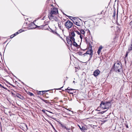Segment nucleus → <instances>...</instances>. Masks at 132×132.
Segmentation results:
<instances>
[{
	"label": "nucleus",
	"mask_w": 132,
	"mask_h": 132,
	"mask_svg": "<svg viewBox=\"0 0 132 132\" xmlns=\"http://www.w3.org/2000/svg\"><path fill=\"white\" fill-rule=\"evenodd\" d=\"M44 92H43V93H42V94L43 95V94L44 93Z\"/></svg>",
	"instance_id": "8fccbe9b"
},
{
	"label": "nucleus",
	"mask_w": 132,
	"mask_h": 132,
	"mask_svg": "<svg viewBox=\"0 0 132 132\" xmlns=\"http://www.w3.org/2000/svg\"><path fill=\"white\" fill-rule=\"evenodd\" d=\"M30 95L31 96H32L34 95V94L31 93H30Z\"/></svg>",
	"instance_id": "4c0bfd02"
},
{
	"label": "nucleus",
	"mask_w": 132,
	"mask_h": 132,
	"mask_svg": "<svg viewBox=\"0 0 132 132\" xmlns=\"http://www.w3.org/2000/svg\"><path fill=\"white\" fill-rule=\"evenodd\" d=\"M55 33L56 34H58L56 32H55Z\"/></svg>",
	"instance_id": "3c124183"
},
{
	"label": "nucleus",
	"mask_w": 132,
	"mask_h": 132,
	"mask_svg": "<svg viewBox=\"0 0 132 132\" xmlns=\"http://www.w3.org/2000/svg\"><path fill=\"white\" fill-rule=\"evenodd\" d=\"M102 14V12H101V14Z\"/></svg>",
	"instance_id": "5fc2aeb1"
},
{
	"label": "nucleus",
	"mask_w": 132,
	"mask_h": 132,
	"mask_svg": "<svg viewBox=\"0 0 132 132\" xmlns=\"http://www.w3.org/2000/svg\"><path fill=\"white\" fill-rule=\"evenodd\" d=\"M41 100L46 103H50V101L49 100H44L42 98H41Z\"/></svg>",
	"instance_id": "dca6fc26"
},
{
	"label": "nucleus",
	"mask_w": 132,
	"mask_h": 132,
	"mask_svg": "<svg viewBox=\"0 0 132 132\" xmlns=\"http://www.w3.org/2000/svg\"><path fill=\"white\" fill-rule=\"evenodd\" d=\"M85 40H86V43H87V44H89V43H90L88 41V39H85Z\"/></svg>",
	"instance_id": "2f4dec72"
},
{
	"label": "nucleus",
	"mask_w": 132,
	"mask_h": 132,
	"mask_svg": "<svg viewBox=\"0 0 132 132\" xmlns=\"http://www.w3.org/2000/svg\"><path fill=\"white\" fill-rule=\"evenodd\" d=\"M71 36H70V37H74L75 36V34L74 33V31H73V32H72L71 33Z\"/></svg>",
	"instance_id": "aec40b11"
},
{
	"label": "nucleus",
	"mask_w": 132,
	"mask_h": 132,
	"mask_svg": "<svg viewBox=\"0 0 132 132\" xmlns=\"http://www.w3.org/2000/svg\"><path fill=\"white\" fill-rule=\"evenodd\" d=\"M114 69L116 72H120L122 71V64L121 62L118 61L114 64Z\"/></svg>",
	"instance_id": "f257e3e1"
},
{
	"label": "nucleus",
	"mask_w": 132,
	"mask_h": 132,
	"mask_svg": "<svg viewBox=\"0 0 132 132\" xmlns=\"http://www.w3.org/2000/svg\"><path fill=\"white\" fill-rule=\"evenodd\" d=\"M116 11H115V10H114V12H113V16L114 18V17H115V16L116 14Z\"/></svg>",
	"instance_id": "c85d7f7f"
},
{
	"label": "nucleus",
	"mask_w": 132,
	"mask_h": 132,
	"mask_svg": "<svg viewBox=\"0 0 132 132\" xmlns=\"http://www.w3.org/2000/svg\"><path fill=\"white\" fill-rule=\"evenodd\" d=\"M70 39H71L72 41L73 42L75 41V39L74 38V37H70Z\"/></svg>",
	"instance_id": "412c9836"
},
{
	"label": "nucleus",
	"mask_w": 132,
	"mask_h": 132,
	"mask_svg": "<svg viewBox=\"0 0 132 132\" xmlns=\"http://www.w3.org/2000/svg\"><path fill=\"white\" fill-rule=\"evenodd\" d=\"M3 87H4V86H2V87H2L3 88Z\"/></svg>",
	"instance_id": "603ef678"
},
{
	"label": "nucleus",
	"mask_w": 132,
	"mask_h": 132,
	"mask_svg": "<svg viewBox=\"0 0 132 132\" xmlns=\"http://www.w3.org/2000/svg\"><path fill=\"white\" fill-rule=\"evenodd\" d=\"M73 23H75V24L77 26H80V23H78V22L77 21H72Z\"/></svg>",
	"instance_id": "a211bd4d"
},
{
	"label": "nucleus",
	"mask_w": 132,
	"mask_h": 132,
	"mask_svg": "<svg viewBox=\"0 0 132 132\" xmlns=\"http://www.w3.org/2000/svg\"><path fill=\"white\" fill-rule=\"evenodd\" d=\"M37 28H39V29H40V27H36Z\"/></svg>",
	"instance_id": "09e8293b"
},
{
	"label": "nucleus",
	"mask_w": 132,
	"mask_h": 132,
	"mask_svg": "<svg viewBox=\"0 0 132 132\" xmlns=\"http://www.w3.org/2000/svg\"><path fill=\"white\" fill-rule=\"evenodd\" d=\"M19 34V32L18 31L17 32H16L15 33H14V34H13V35L14 36H16V35H17Z\"/></svg>",
	"instance_id": "7c9ffc66"
},
{
	"label": "nucleus",
	"mask_w": 132,
	"mask_h": 132,
	"mask_svg": "<svg viewBox=\"0 0 132 132\" xmlns=\"http://www.w3.org/2000/svg\"><path fill=\"white\" fill-rule=\"evenodd\" d=\"M49 123L51 125V126H52V127L54 129V130H55V132H58L55 129V128H54V127L53 126V125H52V123Z\"/></svg>",
	"instance_id": "5701e85b"
},
{
	"label": "nucleus",
	"mask_w": 132,
	"mask_h": 132,
	"mask_svg": "<svg viewBox=\"0 0 132 132\" xmlns=\"http://www.w3.org/2000/svg\"><path fill=\"white\" fill-rule=\"evenodd\" d=\"M88 44L89 45V50L90 49H92V46L90 43H89V44Z\"/></svg>",
	"instance_id": "bb28decb"
},
{
	"label": "nucleus",
	"mask_w": 132,
	"mask_h": 132,
	"mask_svg": "<svg viewBox=\"0 0 132 132\" xmlns=\"http://www.w3.org/2000/svg\"><path fill=\"white\" fill-rule=\"evenodd\" d=\"M66 28L69 29L71 28L73 26L72 23L69 20H67L64 24Z\"/></svg>",
	"instance_id": "20e7f679"
},
{
	"label": "nucleus",
	"mask_w": 132,
	"mask_h": 132,
	"mask_svg": "<svg viewBox=\"0 0 132 132\" xmlns=\"http://www.w3.org/2000/svg\"><path fill=\"white\" fill-rule=\"evenodd\" d=\"M14 37V36L13 35H12L10 36V38H12Z\"/></svg>",
	"instance_id": "e433bc0d"
},
{
	"label": "nucleus",
	"mask_w": 132,
	"mask_h": 132,
	"mask_svg": "<svg viewBox=\"0 0 132 132\" xmlns=\"http://www.w3.org/2000/svg\"><path fill=\"white\" fill-rule=\"evenodd\" d=\"M100 71L98 70L97 69L95 70L93 73V75L95 76H97L100 73Z\"/></svg>",
	"instance_id": "1a4fd4ad"
},
{
	"label": "nucleus",
	"mask_w": 132,
	"mask_h": 132,
	"mask_svg": "<svg viewBox=\"0 0 132 132\" xmlns=\"http://www.w3.org/2000/svg\"><path fill=\"white\" fill-rule=\"evenodd\" d=\"M67 41L68 43L71 46L72 45V42L71 39H67Z\"/></svg>",
	"instance_id": "f8f14e48"
},
{
	"label": "nucleus",
	"mask_w": 132,
	"mask_h": 132,
	"mask_svg": "<svg viewBox=\"0 0 132 132\" xmlns=\"http://www.w3.org/2000/svg\"><path fill=\"white\" fill-rule=\"evenodd\" d=\"M36 26H37V27H40V28H43L44 26L42 25L40 26H38L36 25L34 23L32 22L30 24L29 27H30V28L29 29L35 28L36 27Z\"/></svg>",
	"instance_id": "423d86ee"
},
{
	"label": "nucleus",
	"mask_w": 132,
	"mask_h": 132,
	"mask_svg": "<svg viewBox=\"0 0 132 132\" xmlns=\"http://www.w3.org/2000/svg\"><path fill=\"white\" fill-rule=\"evenodd\" d=\"M111 105L110 102H107L105 103L102 102L100 105V107L103 109H107L111 106Z\"/></svg>",
	"instance_id": "f03ea898"
},
{
	"label": "nucleus",
	"mask_w": 132,
	"mask_h": 132,
	"mask_svg": "<svg viewBox=\"0 0 132 132\" xmlns=\"http://www.w3.org/2000/svg\"><path fill=\"white\" fill-rule=\"evenodd\" d=\"M59 27L60 29L61 30L62 29V25L63 24V23L59 21L58 23Z\"/></svg>",
	"instance_id": "9b49d317"
},
{
	"label": "nucleus",
	"mask_w": 132,
	"mask_h": 132,
	"mask_svg": "<svg viewBox=\"0 0 132 132\" xmlns=\"http://www.w3.org/2000/svg\"><path fill=\"white\" fill-rule=\"evenodd\" d=\"M72 45L73 46L76 47H77L79 46V45L77 44V43L75 42V41L73 42L72 43Z\"/></svg>",
	"instance_id": "f3484780"
},
{
	"label": "nucleus",
	"mask_w": 132,
	"mask_h": 132,
	"mask_svg": "<svg viewBox=\"0 0 132 132\" xmlns=\"http://www.w3.org/2000/svg\"><path fill=\"white\" fill-rule=\"evenodd\" d=\"M25 126L27 128V126L26 124L25 125Z\"/></svg>",
	"instance_id": "c03bdc74"
},
{
	"label": "nucleus",
	"mask_w": 132,
	"mask_h": 132,
	"mask_svg": "<svg viewBox=\"0 0 132 132\" xmlns=\"http://www.w3.org/2000/svg\"><path fill=\"white\" fill-rule=\"evenodd\" d=\"M73 89H70V87H68L67 89H65V90L68 91H71V90H73Z\"/></svg>",
	"instance_id": "4be33fe9"
},
{
	"label": "nucleus",
	"mask_w": 132,
	"mask_h": 132,
	"mask_svg": "<svg viewBox=\"0 0 132 132\" xmlns=\"http://www.w3.org/2000/svg\"><path fill=\"white\" fill-rule=\"evenodd\" d=\"M80 35V38L81 39H82L83 37V36L81 34Z\"/></svg>",
	"instance_id": "f704fd0d"
},
{
	"label": "nucleus",
	"mask_w": 132,
	"mask_h": 132,
	"mask_svg": "<svg viewBox=\"0 0 132 132\" xmlns=\"http://www.w3.org/2000/svg\"><path fill=\"white\" fill-rule=\"evenodd\" d=\"M125 63H126V61L125 60Z\"/></svg>",
	"instance_id": "6e6d98bb"
},
{
	"label": "nucleus",
	"mask_w": 132,
	"mask_h": 132,
	"mask_svg": "<svg viewBox=\"0 0 132 132\" xmlns=\"http://www.w3.org/2000/svg\"><path fill=\"white\" fill-rule=\"evenodd\" d=\"M49 13H52L57 14L58 13V10L57 9L54 7H53L52 8L51 10L49 11Z\"/></svg>",
	"instance_id": "39448f33"
},
{
	"label": "nucleus",
	"mask_w": 132,
	"mask_h": 132,
	"mask_svg": "<svg viewBox=\"0 0 132 132\" xmlns=\"http://www.w3.org/2000/svg\"><path fill=\"white\" fill-rule=\"evenodd\" d=\"M87 54L89 55L90 57L89 59V61L90 60L93 55V51L92 49H90L89 50L87 51L86 52Z\"/></svg>",
	"instance_id": "0eeeda50"
},
{
	"label": "nucleus",
	"mask_w": 132,
	"mask_h": 132,
	"mask_svg": "<svg viewBox=\"0 0 132 132\" xmlns=\"http://www.w3.org/2000/svg\"><path fill=\"white\" fill-rule=\"evenodd\" d=\"M87 55V54H86V53H84V54L83 55H84V56H85L86 55Z\"/></svg>",
	"instance_id": "ea45409f"
},
{
	"label": "nucleus",
	"mask_w": 132,
	"mask_h": 132,
	"mask_svg": "<svg viewBox=\"0 0 132 132\" xmlns=\"http://www.w3.org/2000/svg\"><path fill=\"white\" fill-rule=\"evenodd\" d=\"M103 48V47L102 46H101L98 48V51L97 52V53L98 55H99L100 54V53L101 52V50Z\"/></svg>",
	"instance_id": "4468645a"
},
{
	"label": "nucleus",
	"mask_w": 132,
	"mask_h": 132,
	"mask_svg": "<svg viewBox=\"0 0 132 132\" xmlns=\"http://www.w3.org/2000/svg\"><path fill=\"white\" fill-rule=\"evenodd\" d=\"M12 94H13V93H12Z\"/></svg>",
	"instance_id": "bf43d9fd"
},
{
	"label": "nucleus",
	"mask_w": 132,
	"mask_h": 132,
	"mask_svg": "<svg viewBox=\"0 0 132 132\" xmlns=\"http://www.w3.org/2000/svg\"><path fill=\"white\" fill-rule=\"evenodd\" d=\"M2 85L0 84V86L1 87Z\"/></svg>",
	"instance_id": "a18cd8bd"
},
{
	"label": "nucleus",
	"mask_w": 132,
	"mask_h": 132,
	"mask_svg": "<svg viewBox=\"0 0 132 132\" xmlns=\"http://www.w3.org/2000/svg\"><path fill=\"white\" fill-rule=\"evenodd\" d=\"M126 127L127 128H128V126L127 125H126Z\"/></svg>",
	"instance_id": "a19ab883"
},
{
	"label": "nucleus",
	"mask_w": 132,
	"mask_h": 132,
	"mask_svg": "<svg viewBox=\"0 0 132 132\" xmlns=\"http://www.w3.org/2000/svg\"><path fill=\"white\" fill-rule=\"evenodd\" d=\"M118 11H117V17H118Z\"/></svg>",
	"instance_id": "de8ad7c7"
},
{
	"label": "nucleus",
	"mask_w": 132,
	"mask_h": 132,
	"mask_svg": "<svg viewBox=\"0 0 132 132\" xmlns=\"http://www.w3.org/2000/svg\"><path fill=\"white\" fill-rule=\"evenodd\" d=\"M67 92H68L69 93H70L71 94H73V93L72 92H70V91H67Z\"/></svg>",
	"instance_id": "72a5a7b5"
},
{
	"label": "nucleus",
	"mask_w": 132,
	"mask_h": 132,
	"mask_svg": "<svg viewBox=\"0 0 132 132\" xmlns=\"http://www.w3.org/2000/svg\"><path fill=\"white\" fill-rule=\"evenodd\" d=\"M63 87H61V88H59V89H57V90L60 89V88H62Z\"/></svg>",
	"instance_id": "37998d69"
},
{
	"label": "nucleus",
	"mask_w": 132,
	"mask_h": 132,
	"mask_svg": "<svg viewBox=\"0 0 132 132\" xmlns=\"http://www.w3.org/2000/svg\"><path fill=\"white\" fill-rule=\"evenodd\" d=\"M3 88H4V89H6V90H7V88H6V87H4H4H3Z\"/></svg>",
	"instance_id": "79ce46f5"
},
{
	"label": "nucleus",
	"mask_w": 132,
	"mask_h": 132,
	"mask_svg": "<svg viewBox=\"0 0 132 132\" xmlns=\"http://www.w3.org/2000/svg\"><path fill=\"white\" fill-rule=\"evenodd\" d=\"M80 129L82 131L85 132L86 131V129L84 127L81 126V127L80 126H79Z\"/></svg>",
	"instance_id": "2eb2a0df"
},
{
	"label": "nucleus",
	"mask_w": 132,
	"mask_h": 132,
	"mask_svg": "<svg viewBox=\"0 0 132 132\" xmlns=\"http://www.w3.org/2000/svg\"><path fill=\"white\" fill-rule=\"evenodd\" d=\"M129 52V51H128V52H126V54L125 55V57L124 58V59H125V58L126 57L128 56V54Z\"/></svg>",
	"instance_id": "cd10ccee"
},
{
	"label": "nucleus",
	"mask_w": 132,
	"mask_h": 132,
	"mask_svg": "<svg viewBox=\"0 0 132 132\" xmlns=\"http://www.w3.org/2000/svg\"><path fill=\"white\" fill-rule=\"evenodd\" d=\"M80 32L82 34H85V31L83 29H81L80 30Z\"/></svg>",
	"instance_id": "6ab92c4d"
},
{
	"label": "nucleus",
	"mask_w": 132,
	"mask_h": 132,
	"mask_svg": "<svg viewBox=\"0 0 132 132\" xmlns=\"http://www.w3.org/2000/svg\"><path fill=\"white\" fill-rule=\"evenodd\" d=\"M16 96L18 97L20 99L22 100H23L24 99V97H23V96L19 94H16Z\"/></svg>",
	"instance_id": "ddd939ff"
},
{
	"label": "nucleus",
	"mask_w": 132,
	"mask_h": 132,
	"mask_svg": "<svg viewBox=\"0 0 132 132\" xmlns=\"http://www.w3.org/2000/svg\"><path fill=\"white\" fill-rule=\"evenodd\" d=\"M88 30V31L89 32V30Z\"/></svg>",
	"instance_id": "13d9d810"
},
{
	"label": "nucleus",
	"mask_w": 132,
	"mask_h": 132,
	"mask_svg": "<svg viewBox=\"0 0 132 132\" xmlns=\"http://www.w3.org/2000/svg\"><path fill=\"white\" fill-rule=\"evenodd\" d=\"M59 123L60 125L63 128L66 129L67 130H69L70 129L69 128H67L64 125L62 124L60 122H59Z\"/></svg>",
	"instance_id": "9d476101"
},
{
	"label": "nucleus",
	"mask_w": 132,
	"mask_h": 132,
	"mask_svg": "<svg viewBox=\"0 0 132 132\" xmlns=\"http://www.w3.org/2000/svg\"><path fill=\"white\" fill-rule=\"evenodd\" d=\"M48 91V90L39 91L38 92V94H42L41 93V92H42V93H43V92H47Z\"/></svg>",
	"instance_id": "b1692460"
},
{
	"label": "nucleus",
	"mask_w": 132,
	"mask_h": 132,
	"mask_svg": "<svg viewBox=\"0 0 132 132\" xmlns=\"http://www.w3.org/2000/svg\"><path fill=\"white\" fill-rule=\"evenodd\" d=\"M73 82H75V81H73Z\"/></svg>",
	"instance_id": "4d7b16f0"
},
{
	"label": "nucleus",
	"mask_w": 132,
	"mask_h": 132,
	"mask_svg": "<svg viewBox=\"0 0 132 132\" xmlns=\"http://www.w3.org/2000/svg\"><path fill=\"white\" fill-rule=\"evenodd\" d=\"M78 54L80 55H82V52H79Z\"/></svg>",
	"instance_id": "c9c22d12"
},
{
	"label": "nucleus",
	"mask_w": 132,
	"mask_h": 132,
	"mask_svg": "<svg viewBox=\"0 0 132 132\" xmlns=\"http://www.w3.org/2000/svg\"><path fill=\"white\" fill-rule=\"evenodd\" d=\"M75 32L78 35H80L81 34V33L79 32L78 31L76 30Z\"/></svg>",
	"instance_id": "c756f323"
},
{
	"label": "nucleus",
	"mask_w": 132,
	"mask_h": 132,
	"mask_svg": "<svg viewBox=\"0 0 132 132\" xmlns=\"http://www.w3.org/2000/svg\"><path fill=\"white\" fill-rule=\"evenodd\" d=\"M48 111V112H50V113H52L51 112L49 111Z\"/></svg>",
	"instance_id": "49530a36"
},
{
	"label": "nucleus",
	"mask_w": 132,
	"mask_h": 132,
	"mask_svg": "<svg viewBox=\"0 0 132 132\" xmlns=\"http://www.w3.org/2000/svg\"><path fill=\"white\" fill-rule=\"evenodd\" d=\"M42 111L44 113H45V110L43 109V110H42Z\"/></svg>",
	"instance_id": "58836bf2"
},
{
	"label": "nucleus",
	"mask_w": 132,
	"mask_h": 132,
	"mask_svg": "<svg viewBox=\"0 0 132 132\" xmlns=\"http://www.w3.org/2000/svg\"><path fill=\"white\" fill-rule=\"evenodd\" d=\"M57 14L52 13H49L48 14V17L49 19L52 21L54 20L56 21H58V19L56 17Z\"/></svg>",
	"instance_id": "7ed1b4c3"
},
{
	"label": "nucleus",
	"mask_w": 132,
	"mask_h": 132,
	"mask_svg": "<svg viewBox=\"0 0 132 132\" xmlns=\"http://www.w3.org/2000/svg\"><path fill=\"white\" fill-rule=\"evenodd\" d=\"M22 31L23 30L22 29H20L18 31V32H19V33H20L22 32Z\"/></svg>",
	"instance_id": "473e14b6"
},
{
	"label": "nucleus",
	"mask_w": 132,
	"mask_h": 132,
	"mask_svg": "<svg viewBox=\"0 0 132 132\" xmlns=\"http://www.w3.org/2000/svg\"><path fill=\"white\" fill-rule=\"evenodd\" d=\"M100 111V110H98L97 109H96L94 110H93L92 111V113H93V112H95L97 114H102L103 113H104L106 111H103L101 112H98V111Z\"/></svg>",
	"instance_id": "6e6552de"
},
{
	"label": "nucleus",
	"mask_w": 132,
	"mask_h": 132,
	"mask_svg": "<svg viewBox=\"0 0 132 132\" xmlns=\"http://www.w3.org/2000/svg\"><path fill=\"white\" fill-rule=\"evenodd\" d=\"M132 50V43H131V46L129 47L128 48V50L131 51Z\"/></svg>",
	"instance_id": "a878e982"
},
{
	"label": "nucleus",
	"mask_w": 132,
	"mask_h": 132,
	"mask_svg": "<svg viewBox=\"0 0 132 132\" xmlns=\"http://www.w3.org/2000/svg\"><path fill=\"white\" fill-rule=\"evenodd\" d=\"M73 30L75 31L76 30V28H78L76 26L74 25H73Z\"/></svg>",
	"instance_id": "393cba45"
},
{
	"label": "nucleus",
	"mask_w": 132,
	"mask_h": 132,
	"mask_svg": "<svg viewBox=\"0 0 132 132\" xmlns=\"http://www.w3.org/2000/svg\"><path fill=\"white\" fill-rule=\"evenodd\" d=\"M96 116V114H95L94 115V116Z\"/></svg>",
	"instance_id": "864d4df0"
}]
</instances>
